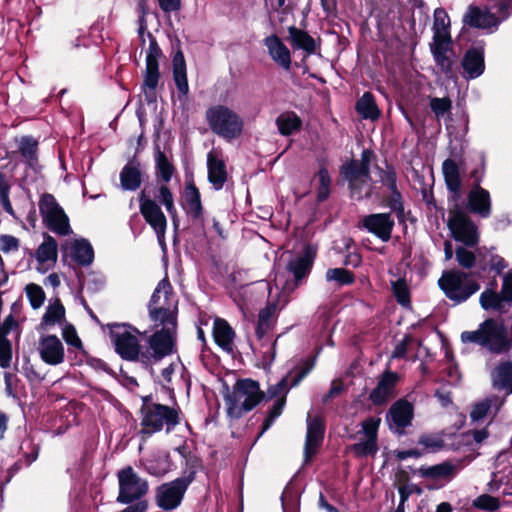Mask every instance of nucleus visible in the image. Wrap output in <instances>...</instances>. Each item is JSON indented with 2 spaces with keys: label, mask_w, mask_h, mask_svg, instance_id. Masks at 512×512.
Here are the masks:
<instances>
[{
  "label": "nucleus",
  "mask_w": 512,
  "mask_h": 512,
  "mask_svg": "<svg viewBox=\"0 0 512 512\" xmlns=\"http://www.w3.org/2000/svg\"><path fill=\"white\" fill-rule=\"evenodd\" d=\"M461 341L477 344L496 354L507 352L512 346L504 324L492 318L482 322L475 331L462 332Z\"/></svg>",
  "instance_id": "nucleus-1"
},
{
  "label": "nucleus",
  "mask_w": 512,
  "mask_h": 512,
  "mask_svg": "<svg viewBox=\"0 0 512 512\" xmlns=\"http://www.w3.org/2000/svg\"><path fill=\"white\" fill-rule=\"evenodd\" d=\"M447 226L455 241L468 247L478 246L480 240L478 227L463 211L459 209L451 211Z\"/></svg>",
  "instance_id": "nucleus-16"
},
{
  "label": "nucleus",
  "mask_w": 512,
  "mask_h": 512,
  "mask_svg": "<svg viewBox=\"0 0 512 512\" xmlns=\"http://www.w3.org/2000/svg\"><path fill=\"white\" fill-rule=\"evenodd\" d=\"M493 8L496 9L498 16L487 8L481 9L477 6H469L463 16L464 24L493 33L497 30L499 24L508 18L509 4L506 1H498Z\"/></svg>",
  "instance_id": "nucleus-11"
},
{
  "label": "nucleus",
  "mask_w": 512,
  "mask_h": 512,
  "mask_svg": "<svg viewBox=\"0 0 512 512\" xmlns=\"http://www.w3.org/2000/svg\"><path fill=\"white\" fill-rule=\"evenodd\" d=\"M414 409L412 404L405 400L395 402L389 409L386 421L392 432L402 435L405 428L411 425Z\"/></svg>",
  "instance_id": "nucleus-25"
},
{
  "label": "nucleus",
  "mask_w": 512,
  "mask_h": 512,
  "mask_svg": "<svg viewBox=\"0 0 512 512\" xmlns=\"http://www.w3.org/2000/svg\"><path fill=\"white\" fill-rule=\"evenodd\" d=\"M315 256L316 250L312 246H306L302 255L292 259L287 264V270L293 276V280H286L282 283L281 277L276 276V287L281 286L283 293H292L297 287L303 284L305 278L310 274Z\"/></svg>",
  "instance_id": "nucleus-13"
},
{
  "label": "nucleus",
  "mask_w": 512,
  "mask_h": 512,
  "mask_svg": "<svg viewBox=\"0 0 512 512\" xmlns=\"http://www.w3.org/2000/svg\"><path fill=\"white\" fill-rule=\"evenodd\" d=\"M325 278L328 282H335L340 286L350 285L355 280L353 273L344 268L328 269Z\"/></svg>",
  "instance_id": "nucleus-51"
},
{
  "label": "nucleus",
  "mask_w": 512,
  "mask_h": 512,
  "mask_svg": "<svg viewBox=\"0 0 512 512\" xmlns=\"http://www.w3.org/2000/svg\"><path fill=\"white\" fill-rule=\"evenodd\" d=\"M196 469L187 467L183 474L170 481L161 484L155 490V503L163 511H173L177 509L185 496L190 484L195 480Z\"/></svg>",
  "instance_id": "nucleus-5"
},
{
  "label": "nucleus",
  "mask_w": 512,
  "mask_h": 512,
  "mask_svg": "<svg viewBox=\"0 0 512 512\" xmlns=\"http://www.w3.org/2000/svg\"><path fill=\"white\" fill-rule=\"evenodd\" d=\"M139 206L145 221L153 228L158 240L161 241L165 236L167 220L160 206L154 200L146 197L144 192L139 195Z\"/></svg>",
  "instance_id": "nucleus-22"
},
{
  "label": "nucleus",
  "mask_w": 512,
  "mask_h": 512,
  "mask_svg": "<svg viewBox=\"0 0 512 512\" xmlns=\"http://www.w3.org/2000/svg\"><path fill=\"white\" fill-rule=\"evenodd\" d=\"M462 76L467 80L480 77L485 71L484 49L482 47H471L468 49L461 62Z\"/></svg>",
  "instance_id": "nucleus-28"
},
{
  "label": "nucleus",
  "mask_w": 512,
  "mask_h": 512,
  "mask_svg": "<svg viewBox=\"0 0 512 512\" xmlns=\"http://www.w3.org/2000/svg\"><path fill=\"white\" fill-rule=\"evenodd\" d=\"M149 47L146 53V69L143 76L142 91L145 101L153 103L156 101V89L159 83V59L162 57V51L156 38L148 33Z\"/></svg>",
  "instance_id": "nucleus-14"
},
{
  "label": "nucleus",
  "mask_w": 512,
  "mask_h": 512,
  "mask_svg": "<svg viewBox=\"0 0 512 512\" xmlns=\"http://www.w3.org/2000/svg\"><path fill=\"white\" fill-rule=\"evenodd\" d=\"M208 181L215 190H221L227 181V170L224 160L214 151L207 154Z\"/></svg>",
  "instance_id": "nucleus-30"
},
{
  "label": "nucleus",
  "mask_w": 512,
  "mask_h": 512,
  "mask_svg": "<svg viewBox=\"0 0 512 512\" xmlns=\"http://www.w3.org/2000/svg\"><path fill=\"white\" fill-rule=\"evenodd\" d=\"M379 179L389 190H394L397 187V176L392 166L387 165L386 169H379Z\"/></svg>",
  "instance_id": "nucleus-60"
},
{
  "label": "nucleus",
  "mask_w": 512,
  "mask_h": 512,
  "mask_svg": "<svg viewBox=\"0 0 512 512\" xmlns=\"http://www.w3.org/2000/svg\"><path fill=\"white\" fill-rule=\"evenodd\" d=\"M319 187L317 190V200L325 201L330 195L331 177L327 168L322 164L319 168L318 174Z\"/></svg>",
  "instance_id": "nucleus-52"
},
{
  "label": "nucleus",
  "mask_w": 512,
  "mask_h": 512,
  "mask_svg": "<svg viewBox=\"0 0 512 512\" xmlns=\"http://www.w3.org/2000/svg\"><path fill=\"white\" fill-rule=\"evenodd\" d=\"M38 207L42 222L48 230L61 236L68 235L71 232L69 218L52 194H42L39 198Z\"/></svg>",
  "instance_id": "nucleus-12"
},
{
  "label": "nucleus",
  "mask_w": 512,
  "mask_h": 512,
  "mask_svg": "<svg viewBox=\"0 0 512 512\" xmlns=\"http://www.w3.org/2000/svg\"><path fill=\"white\" fill-rule=\"evenodd\" d=\"M399 376L396 372L386 370L379 377L376 387L370 392L369 399L375 405L386 403L394 394Z\"/></svg>",
  "instance_id": "nucleus-29"
},
{
  "label": "nucleus",
  "mask_w": 512,
  "mask_h": 512,
  "mask_svg": "<svg viewBox=\"0 0 512 512\" xmlns=\"http://www.w3.org/2000/svg\"><path fill=\"white\" fill-rule=\"evenodd\" d=\"M380 423L381 419L379 417H369L362 421L361 430L357 434L363 437L350 446V450L355 457L365 458L377 454L379 450L378 429Z\"/></svg>",
  "instance_id": "nucleus-17"
},
{
  "label": "nucleus",
  "mask_w": 512,
  "mask_h": 512,
  "mask_svg": "<svg viewBox=\"0 0 512 512\" xmlns=\"http://www.w3.org/2000/svg\"><path fill=\"white\" fill-rule=\"evenodd\" d=\"M474 506L481 510L495 511L499 508L498 498L488 494L481 495L474 500Z\"/></svg>",
  "instance_id": "nucleus-59"
},
{
  "label": "nucleus",
  "mask_w": 512,
  "mask_h": 512,
  "mask_svg": "<svg viewBox=\"0 0 512 512\" xmlns=\"http://www.w3.org/2000/svg\"><path fill=\"white\" fill-rule=\"evenodd\" d=\"M429 107L437 121L445 117L451 119L452 101L449 97H430Z\"/></svg>",
  "instance_id": "nucleus-46"
},
{
  "label": "nucleus",
  "mask_w": 512,
  "mask_h": 512,
  "mask_svg": "<svg viewBox=\"0 0 512 512\" xmlns=\"http://www.w3.org/2000/svg\"><path fill=\"white\" fill-rule=\"evenodd\" d=\"M35 258L39 263L38 270H47L52 267L57 260V242L49 235L44 236L43 243L38 247Z\"/></svg>",
  "instance_id": "nucleus-34"
},
{
  "label": "nucleus",
  "mask_w": 512,
  "mask_h": 512,
  "mask_svg": "<svg viewBox=\"0 0 512 512\" xmlns=\"http://www.w3.org/2000/svg\"><path fill=\"white\" fill-rule=\"evenodd\" d=\"M136 12L138 14V33L143 36L148 28L146 20V16L148 14V5L146 0H138Z\"/></svg>",
  "instance_id": "nucleus-61"
},
{
  "label": "nucleus",
  "mask_w": 512,
  "mask_h": 512,
  "mask_svg": "<svg viewBox=\"0 0 512 512\" xmlns=\"http://www.w3.org/2000/svg\"><path fill=\"white\" fill-rule=\"evenodd\" d=\"M181 206L193 222L204 225V207L201 194L193 181H188L185 184Z\"/></svg>",
  "instance_id": "nucleus-26"
},
{
  "label": "nucleus",
  "mask_w": 512,
  "mask_h": 512,
  "mask_svg": "<svg viewBox=\"0 0 512 512\" xmlns=\"http://www.w3.org/2000/svg\"><path fill=\"white\" fill-rule=\"evenodd\" d=\"M275 124L282 136H290L302 129V120L294 111H284L278 115Z\"/></svg>",
  "instance_id": "nucleus-39"
},
{
  "label": "nucleus",
  "mask_w": 512,
  "mask_h": 512,
  "mask_svg": "<svg viewBox=\"0 0 512 512\" xmlns=\"http://www.w3.org/2000/svg\"><path fill=\"white\" fill-rule=\"evenodd\" d=\"M314 366L315 358L308 357L303 359L295 372L290 387L298 385L311 372Z\"/></svg>",
  "instance_id": "nucleus-56"
},
{
  "label": "nucleus",
  "mask_w": 512,
  "mask_h": 512,
  "mask_svg": "<svg viewBox=\"0 0 512 512\" xmlns=\"http://www.w3.org/2000/svg\"><path fill=\"white\" fill-rule=\"evenodd\" d=\"M504 299L501 294L486 290L480 295V304L484 310L501 311L504 308Z\"/></svg>",
  "instance_id": "nucleus-48"
},
{
  "label": "nucleus",
  "mask_w": 512,
  "mask_h": 512,
  "mask_svg": "<svg viewBox=\"0 0 512 512\" xmlns=\"http://www.w3.org/2000/svg\"><path fill=\"white\" fill-rule=\"evenodd\" d=\"M145 470L153 476L160 477L170 470V463L167 456H154L145 463Z\"/></svg>",
  "instance_id": "nucleus-47"
},
{
  "label": "nucleus",
  "mask_w": 512,
  "mask_h": 512,
  "mask_svg": "<svg viewBox=\"0 0 512 512\" xmlns=\"http://www.w3.org/2000/svg\"><path fill=\"white\" fill-rule=\"evenodd\" d=\"M438 285L454 304L465 302L480 289V285L469 273L455 269L444 271Z\"/></svg>",
  "instance_id": "nucleus-6"
},
{
  "label": "nucleus",
  "mask_w": 512,
  "mask_h": 512,
  "mask_svg": "<svg viewBox=\"0 0 512 512\" xmlns=\"http://www.w3.org/2000/svg\"><path fill=\"white\" fill-rule=\"evenodd\" d=\"M493 385L512 393V363L503 362L491 372Z\"/></svg>",
  "instance_id": "nucleus-41"
},
{
  "label": "nucleus",
  "mask_w": 512,
  "mask_h": 512,
  "mask_svg": "<svg viewBox=\"0 0 512 512\" xmlns=\"http://www.w3.org/2000/svg\"><path fill=\"white\" fill-rule=\"evenodd\" d=\"M391 195L389 197L388 205L392 212L395 213L398 222H405V208L402 200V195L398 191L397 187L394 190H390Z\"/></svg>",
  "instance_id": "nucleus-53"
},
{
  "label": "nucleus",
  "mask_w": 512,
  "mask_h": 512,
  "mask_svg": "<svg viewBox=\"0 0 512 512\" xmlns=\"http://www.w3.org/2000/svg\"><path fill=\"white\" fill-rule=\"evenodd\" d=\"M38 143L32 137H23L20 141L19 150L22 157L32 166L37 161Z\"/></svg>",
  "instance_id": "nucleus-50"
},
{
  "label": "nucleus",
  "mask_w": 512,
  "mask_h": 512,
  "mask_svg": "<svg viewBox=\"0 0 512 512\" xmlns=\"http://www.w3.org/2000/svg\"><path fill=\"white\" fill-rule=\"evenodd\" d=\"M342 174L349 182L352 197L356 200L371 196V186L369 184L370 171L364 166L358 164V160H352L342 166Z\"/></svg>",
  "instance_id": "nucleus-18"
},
{
  "label": "nucleus",
  "mask_w": 512,
  "mask_h": 512,
  "mask_svg": "<svg viewBox=\"0 0 512 512\" xmlns=\"http://www.w3.org/2000/svg\"><path fill=\"white\" fill-rule=\"evenodd\" d=\"M37 351L41 360L51 366H57L65 360V350L56 335H43L38 340Z\"/></svg>",
  "instance_id": "nucleus-24"
},
{
  "label": "nucleus",
  "mask_w": 512,
  "mask_h": 512,
  "mask_svg": "<svg viewBox=\"0 0 512 512\" xmlns=\"http://www.w3.org/2000/svg\"><path fill=\"white\" fill-rule=\"evenodd\" d=\"M325 433V424L320 416L307 417V432L304 446V456L308 461L321 446Z\"/></svg>",
  "instance_id": "nucleus-27"
},
{
  "label": "nucleus",
  "mask_w": 512,
  "mask_h": 512,
  "mask_svg": "<svg viewBox=\"0 0 512 512\" xmlns=\"http://www.w3.org/2000/svg\"><path fill=\"white\" fill-rule=\"evenodd\" d=\"M4 379L6 385V394L13 400L19 401L20 391L18 389V379L16 378V376L10 373H6Z\"/></svg>",
  "instance_id": "nucleus-63"
},
{
  "label": "nucleus",
  "mask_w": 512,
  "mask_h": 512,
  "mask_svg": "<svg viewBox=\"0 0 512 512\" xmlns=\"http://www.w3.org/2000/svg\"><path fill=\"white\" fill-rule=\"evenodd\" d=\"M289 38L294 48L301 49L308 54H313L316 50V43L312 36L306 31L298 29L294 26L289 27Z\"/></svg>",
  "instance_id": "nucleus-43"
},
{
  "label": "nucleus",
  "mask_w": 512,
  "mask_h": 512,
  "mask_svg": "<svg viewBox=\"0 0 512 512\" xmlns=\"http://www.w3.org/2000/svg\"><path fill=\"white\" fill-rule=\"evenodd\" d=\"M482 176L483 169L480 173L478 170L472 172L474 185L467 196V208L471 213L486 219L492 214V201L489 191L480 186Z\"/></svg>",
  "instance_id": "nucleus-19"
},
{
  "label": "nucleus",
  "mask_w": 512,
  "mask_h": 512,
  "mask_svg": "<svg viewBox=\"0 0 512 512\" xmlns=\"http://www.w3.org/2000/svg\"><path fill=\"white\" fill-rule=\"evenodd\" d=\"M450 18L443 8H436L434 11L433 39L451 38L449 34Z\"/></svg>",
  "instance_id": "nucleus-45"
},
{
  "label": "nucleus",
  "mask_w": 512,
  "mask_h": 512,
  "mask_svg": "<svg viewBox=\"0 0 512 512\" xmlns=\"http://www.w3.org/2000/svg\"><path fill=\"white\" fill-rule=\"evenodd\" d=\"M121 188L125 191H136L142 184V172L138 162H128L120 172Z\"/></svg>",
  "instance_id": "nucleus-36"
},
{
  "label": "nucleus",
  "mask_w": 512,
  "mask_h": 512,
  "mask_svg": "<svg viewBox=\"0 0 512 512\" xmlns=\"http://www.w3.org/2000/svg\"><path fill=\"white\" fill-rule=\"evenodd\" d=\"M154 160L157 177L165 184L170 182L175 173V167L158 145L154 149Z\"/></svg>",
  "instance_id": "nucleus-40"
},
{
  "label": "nucleus",
  "mask_w": 512,
  "mask_h": 512,
  "mask_svg": "<svg viewBox=\"0 0 512 512\" xmlns=\"http://www.w3.org/2000/svg\"><path fill=\"white\" fill-rule=\"evenodd\" d=\"M289 383H288V378L287 377H283L280 381H278L276 384L274 385H270L269 388L267 389V392L264 393L265 397L267 400H271L273 398H285V395L288 393L289 391Z\"/></svg>",
  "instance_id": "nucleus-57"
},
{
  "label": "nucleus",
  "mask_w": 512,
  "mask_h": 512,
  "mask_svg": "<svg viewBox=\"0 0 512 512\" xmlns=\"http://www.w3.org/2000/svg\"><path fill=\"white\" fill-rule=\"evenodd\" d=\"M392 293L396 301L403 307L410 305V290L408 284L404 278H398L395 281H391Z\"/></svg>",
  "instance_id": "nucleus-49"
},
{
  "label": "nucleus",
  "mask_w": 512,
  "mask_h": 512,
  "mask_svg": "<svg viewBox=\"0 0 512 512\" xmlns=\"http://www.w3.org/2000/svg\"><path fill=\"white\" fill-rule=\"evenodd\" d=\"M276 323V305L269 303L259 311L255 335L259 347L251 345L252 350L261 354L264 367H270L276 356L277 339L273 340L271 332Z\"/></svg>",
  "instance_id": "nucleus-4"
},
{
  "label": "nucleus",
  "mask_w": 512,
  "mask_h": 512,
  "mask_svg": "<svg viewBox=\"0 0 512 512\" xmlns=\"http://www.w3.org/2000/svg\"><path fill=\"white\" fill-rule=\"evenodd\" d=\"M73 261L81 266H89L94 260V250L86 239H77L69 247Z\"/></svg>",
  "instance_id": "nucleus-38"
},
{
  "label": "nucleus",
  "mask_w": 512,
  "mask_h": 512,
  "mask_svg": "<svg viewBox=\"0 0 512 512\" xmlns=\"http://www.w3.org/2000/svg\"><path fill=\"white\" fill-rule=\"evenodd\" d=\"M117 477L119 483L117 502L131 504L142 501L141 498L148 492V482L145 479H142L130 466L120 470Z\"/></svg>",
  "instance_id": "nucleus-15"
},
{
  "label": "nucleus",
  "mask_w": 512,
  "mask_h": 512,
  "mask_svg": "<svg viewBox=\"0 0 512 512\" xmlns=\"http://www.w3.org/2000/svg\"><path fill=\"white\" fill-rule=\"evenodd\" d=\"M394 226L395 222L390 212L365 215L358 222L359 229L374 235L382 242L391 239Z\"/></svg>",
  "instance_id": "nucleus-21"
},
{
  "label": "nucleus",
  "mask_w": 512,
  "mask_h": 512,
  "mask_svg": "<svg viewBox=\"0 0 512 512\" xmlns=\"http://www.w3.org/2000/svg\"><path fill=\"white\" fill-rule=\"evenodd\" d=\"M206 120L212 132L225 140L236 139L243 132L244 123L242 118L225 105H215L208 108Z\"/></svg>",
  "instance_id": "nucleus-7"
},
{
  "label": "nucleus",
  "mask_w": 512,
  "mask_h": 512,
  "mask_svg": "<svg viewBox=\"0 0 512 512\" xmlns=\"http://www.w3.org/2000/svg\"><path fill=\"white\" fill-rule=\"evenodd\" d=\"M264 397V392L260 390L257 381L238 380L232 391L224 396L227 416L232 419L241 418L245 413L254 409Z\"/></svg>",
  "instance_id": "nucleus-2"
},
{
  "label": "nucleus",
  "mask_w": 512,
  "mask_h": 512,
  "mask_svg": "<svg viewBox=\"0 0 512 512\" xmlns=\"http://www.w3.org/2000/svg\"><path fill=\"white\" fill-rule=\"evenodd\" d=\"M159 327L161 329L149 337V348L141 353V364L146 368L174 352L177 324H173V328L168 324H159Z\"/></svg>",
  "instance_id": "nucleus-8"
},
{
  "label": "nucleus",
  "mask_w": 512,
  "mask_h": 512,
  "mask_svg": "<svg viewBox=\"0 0 512 512\" xmlns=\"http://www.w3.org/2000/svg\"><path fill=\"white\" fill-rule=\"evenodd\" d=\"M264 45L268 49L270 57L283 69L291 67V54L289 49L276 35H270L264 39Z\"/></svg>",
  "instance_id": "nucleus-32"
},
{
  "label": "nucleus",
  "mask_w": 512,
  "mask_h": 512,
  "mask_svg": "<svg viewBox=\"0 0 512 512\" xmlns=\"http://www.w3.org/2000/svg\"><path fill=\"white\" fill-rule=\"evenodd\" d=\"M213 337L216 344L225 352L232 353L234 350L235 332L229 323L217 318L213 325Z\"/></svg>",
  "instance_id": "nucleus-33"
},
{
  "label": "nucleus",
  "mask_w": 512,
  "mask_h": 512,
  "mask_svg": "<svg viewBox=\"0 0 512 512\" xmlns=\"http://www.w3.org/2000/svg\"><path fill=\"white\" fill-rule=\"evenodd\" d=\"M430 50L436 66L448 78L452 77L454 71V51L451 48V38L433 39Z\"/></svg>",
  "instance_id": "nucleus-23"
},
{
  "label": "nucleus",
  "mask_w": 512,
  "mask_h": 512,
  "mask_svg": "<svg viewBox=\"0 0 512 512\" xmlns=\"http://www.w3.org/2000/svg\"><path fill=\"white\" fill-rule=\"evenodd\" d=\"M173 79L179 93V99L186 98L189 93V85L186 72V62L181 51L175 53L173 60Z\"/></svg>",
  "instance_id": "nucleus-35"
},
{
  "label": "nucleus",
  "mask_w": 512,
  "mask_h": 512,
  "mask_svg": "<svg viewBox=\"0 0 512 512\" xmlns=\"http://www.w3.org/2000/svg\"><path fill=\"white\" fill-rule=\"evenodd\" d=\"M109 329L116 353L122 359L141 363L142 351L136 335L138 331L130 325L118 323L109 325Z\"/></svg>",
  "instance_id": "nucleus-10"
},
{
  "label": "nucleus",
  "mask_w": 512,
  "mask_h": 512,
  "mask_svg": "<svg viewBox=\"0 0 512 512\" xmlns=\"http://www.w3.org/2000/svg\"><path fill=\"white\" fill-rule=\"evenodd\" d=\"M444 180L447 189L457 195L461 187V178L457 163L452 159H446L442 164Z\"/></svg>",
  "instance_id": "nucleus-44"
},
{
  "label": "nucleus",
  "mask_w": 512,
  "mask_h": 512,
  "mask_svg": "<svg viewBox=\"0 0 512 512\" xmlns=\"http://www.w3.org/2000/svg\"><path fill=\"white\" fill-rule=\"evenodd\" d=\"M142 411V431L147 434H153L163 429L169 433L180 422L179 409L174 407L153 403L147 405Z\"/></svg>",
  "instance_id": "nucleus-9"
},
{
  "label": "nucleus",
  "mask_w": 512,
  "mask_h": 512,
  "mask_svg": "<svg viewBox=\"0 0 512 512\" xmlns=\"http://www.w3.org/2000/svg\"><path fill=\"white\" fill-rule=\"evenodd\" d=\"M148 312L154 327L159 324H168L173 328L177 324L178 299L172 293V287L167 278L157 284L148 304Z\"/></svg>",
  "instance_id": "nucleus-3"
},
{
  "label": "nucleus",
  "mask_w": 512,
  "mask_h": 512,
  "mask_svg": "<svg viewBox=\"0 0 512 512\" xmlns=\"http://www.w3.org/2000/svg\"><path fill=\"white\" fill-rule=\"evenodd\" d=\"M65 321V308L59 299L50 302L38 326V330H49Z\"/></svg>",
  "instance_id": "nucleus-37"
},
{
  "label": "nucleus",
  "mask_w": 512,
  "mask_h": 512,
  "mask_svg": "<svg viewBox=\"0 0 512 512\" xmlns=\"http://www.w3.org/2000/svg\"><path fill=\"white\" fill-rule=\"evenodd\" d=\"M486 263L488 265V270L494 271L498 275H500L507 267L505 260L501 256L493 253V248H487Z\"/></svg>",
  "instance_id": "nucleus-58"
},
{
  "label": "nucleus",
  "mask_w": 512,
  "mask_h": 512,
  "mask_svg": "<svg viewBox=\"0 0 512 512\" xmlns=\"http://www.w3.org/2000/svg\"><path fill=\"white\" fill-rule=\"evenodd\" d=\"M460 469L459 463L445 461L432 466H421L418 472L423 478L448 482L456 476Z\"/></svg>",
  "instance_id": "nucleus-31"
},
{
  "label": "nucleus",
  "mask_w": 512,
  "mask_h": 512,
  "mask_svg": "<svg viewBox=\"0 0 512 512\" xmlns=\"http://www.w3.org/2000/svg\"><path fill=\"white\" fill-rule=\"evenodd\" d=\"M473 247L465 245L458 246L455 249V259L460 267L466 270L475 268V271L470 273L471 276L481 278L485 272L488 271V265L486 263L487 248L477 247L475 251Z\"/></svg>",
  "instance_id": "nucleus-20"
},
{
  "label": "nucleus",
  "mask_w": 512,
  "mask_h": 512,
  "mask_svg": "<svg viewBox=\"0 0 512 512\" xmlns=\"http://www.w3.org/2000/svg\"><path fill=\"white\" fill-rule=\"evenodd\" d=\"M26 295L33 309L40 308L45 300V293L43 289L36 284H28L26 286Z\"/></svg>",
  "instance_id": "nucleus-55"
},
{
  "label": "nucleus",
  "mask_w": 512,
  "mask_h": 512,
  "mask_svg": "<svg viewBox=\"0 0 512 512\" xmlns=\"http://www.w3.org/2000/svg\"><path fill=\"white\" fill-rule=\"evenodd\" d=\"M156 198L166 208L169 215L176 216V208L174 204V197L171 190L165 185H160L157 191Z\"/></svg>",
  "instance_id": "nucleus-54"
},
{
  "label": "nucleus",
  "mask_w": 512,
  "mask_h": 512,
  "mask_svg": "<svg viewBox=\"0 0 512 512\" xmlns=\"http://www.w3.org/2000/svg\"><path fill=\"white\" fill-rule=\"evenodd\" d=\"M355 109L363 119L377 120L380 110L371 92H365L356 102Z\"/></svg>",
  "instance_id": "nucleus-42"
},
{
  "label": "nucleus",
  "mask_w": 512,
  "mask_h": 512,
  "mask_svg": "<svg viewBox=\"0 0 512 512\" xmlns=\"http://www.w3.org/2000/svg\"><path fill=\"white\" fill-rule=\"evenodd\" d=\"M492 401V399H485L475 404L470 413L471 419L474 421H479L485 418L491 409Z\"/></svg>",
  "instance_id": "nucleus-62"
},
{
  "label": "nucleus",
  "mask_w": 512,
  "mask_h": 512,
  "mask_svg": "<svg viewBox=\"0 0 512 512\" xmlns=\"http://www.w3.org/2000/svg\"><path fill=\"white\" fill-rule=\"evenodd\" d=\"M419 444L429 452H434L443 447V440L434 435H423L419 439Z\"/></svg>",
  "instance_id": "nucleus-64"
}]
</instances>
